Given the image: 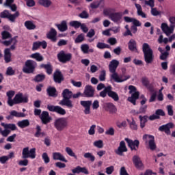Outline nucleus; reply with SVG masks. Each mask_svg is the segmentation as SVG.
Listing matches in <instances>:
<instances>
[{"instance_id": "1", "label": "nucleus", "mask_w": 175, "mask_h": 175, "mask_svg": "<svg viewBox=\"0 0 175 175\" xmlns=\"http://www.w3.org/2000/svg\"><path fill=\"white\" fill-rule=\"evenodd\" d=\"M63 99L59 102L60 106H66L68 109H73L75 105L73 102L70 100L73 96V92L69 89H64L62 93Z\"/></svg>"}, {"instance_id": "2", "label": "nucleus", "mask_w": 175, "mask_h": 175, "mask_svg": "<svg viewBox=\"0 0 175 175\" xmlns=\"http://www.w3.org/2000/svg\"><path fill=\"white\" fill-rule=\"evenodd\" d=\"M120 65V62L117 59H112L108 66L110 75L111 81H122L120 79L122 77L118 76L117 72V68Z\"/></svg>"}, {"instance_id": "3", "label": "nucleus", "mask_w": 175, "mask_h": 175, "mask_svg": "<svg viewBox=\"0 0 175 175\" xmlns=\"http://www.w3.org/2000/svg\"><path fill=\"white\" fill-rule=\"evenodd\" d=\"M142 51L144 53V61L146 64H152L154 62V51L147 43L142 45Z\"/></svg>"}, {"instance_id": "4", "label": "nucleus", "mask_w": 175, "mask_h": 175, "mask_svg": "<svg viewBox=\"0 0 175 175\" xmlns=\"http://www.w3.org/2000/svg\"><path fill=\"white\" fill-rule=\"evenodd\" d=\"M1 126H3L5 129L2 130V128L0 127V135L3 136V137H8L9 135H10V130L16 131L17 126L14 124H5L4 122L1 123Z\"/></svg>"}, {"instance_id": "5", "label": "nucleus", "mask_w": 175, "mask_h": 175, "mask_svg": "<svg viewBox=\"0 0 175 175\" xmlns=\"http://www.w3.org/2000/svg\"><path fill=\"white\" fill-rule=\"evenodd\" d=\"M142 140H144L146 146H149L150 150L154 151L157 150V144H155V137L149 134H145L142 137Z\"/></svg>"}, {"instance_id": "6", "label": "nucleus", "mask_w": 175, "mask_h": 175, "mask_svg": "<svg viewBox=\"0 0 175 175\" xmlns=\"http://www.w3.org/2000/svg\"><path fill=\"white\" fill-rule=\"evenodd\" d=\"M54 126L59 132L68 128V120L65 118H59L54 121Z\"/></svg>"}, {"instance_id": "7", "label": "nucleus", "mask_w": 175, "mask_h": 175, "mask_svg": "<svg viewBox=\"0 0 175 175\" xmlns=\"http://www.w3.org/2000/svg\"><path fill=\"white\" fill-rule=\"evenodd\" d=\"M36 65V62L31 59L27 60L25 63V66L23 68V72L27 74L33 73V72H35Z\"/></svg>"}, {"instance_id": "8", "label": "nucleus", "mask_w": 175, "mask_h": 175, "mask_svg": "<svg viewBox=\"0 0 175 175\" xmlns=\"http://www.w3.org/2000/svg\"><path fill=\"white\" fill-rule=\"evenodd\" d=\"M22 155L23 159H27V158L35 159L36 158V148H33L29 150V147L24 148L23 149Z\"/></svg>"}, {"instance_id": "9", "label": "nucleus", "mask_w": 175, "mask_h": 175, "mask_svg": "<svg viewBox=\"0 0 175 175\" xmlns=\"http://www.w3.org/2000/svg\"><path fill=\"white\" fill-rule=\"evenodd\" d=\"M57 59L59 62L66 64V62H69L72 59V53H66L65 51H61L57 54Z\"/></svg>"}, {"instance_id": "10", "label": "nucleus", "mask_w": 175, "mask_h": 175, "mask_svg": "<svg viewBox=\"0 0 175 175\" xmlns=\"http://www.w3.org/2000/svg\"><path fill=\"white\" fill-rule=\"evenodd\" d=\"M47 109L49 111L57 113V114H60V116H65V114H66V111L58 105L54 106L49 105H47Z\"/></svg>"}, {"instance_id": "11", "label": "nucleus", "mask_w": 175, "mask_h": 175, "mask_svg": "<svg viewBox=\"0 0 175 175\" xmlns=\"http://www.w3.org/2000/svg\"><path fill=\"white\" fill-rule=\"evenodd\" d=\"M125 142H126L128 146L131 148V151H137L139 148V146L140 144V142L139 140H132L129 139V138H125Z\"/></svg>"}, {"instance_id": "12", "label": "nucleus", "mask_w": 175, "mask_h": 175, "mask_svg": "<svg viewBox=\"0 0 175 175\" xmlns=\"http://www.w3.org/2000/svg\"><path fill=\"white\" fill-rule=\"evenodd\" d=\"M174 128V124L173 122H170L166 124H163L159 127V131L160 132H165L167 135H172V131L170 129H173Z\"/></svg>"}, {"instance_id": "13", "label": "nucleus", "mask_w": 175, "mask_h": 175, "mask_svg": "<svg viewBox=\"0 0 175 175\" xmlns=\"http://www.w3.org/2000/svg\"><path fill=\"white\" fill-rule=\"evenodd\" d=\"M83 95L85 98H94L95 96V88L91 85H87L85 87Z\"/></svg>"}, {"instance_id": "14", "label": "nucleus", "mask_w": 175, "mask_h": 175, "mask_svg": "<svg viewBox=\"0 0 175 175\" xmlns=\"http://www.w3.org/2000/svg\"><path fill=\"white\" fill-rule=\"evenodd\" d=\"M133 163L136 167L139 170H142V169H144V164H143V161H142V159L138 155H134L133 157Z\"/></svg>"}, {"instance_id": "15", "label": "nucleus", "mask_w": 175, "mask_h": 175, "mask_svg": "<svg viewBox=\"0 0 175 175\" xmlns=\"http://www.w3.org/2000/svg\"><path fill=\"white\" fill-rule=\"evenodd\" d=\"M65 80L64 77V75L59 70H56L55 72L53 73V81L56 84H61L62 81Z\"/></svg>"}, {"instance_id": "16", "label": "nucleus", "mask_w": 175, "mask_h": 175, "mask_svg": "<svg viewBox=\"0 0 175 175\" xmlns=\"http://www.w3.org/2000/svg\"><path fill=\"white\" fill-rule=\"evenodd\" d=\"M81 105L84 107V114H91V105H92V100H81L80 101Z\"/></svg>"}, {"instance_id": "17", "label": "nucleus", "mask_w": 175, "mask_h": 175, "mask_svg": "<svg viewBox=\"0 0 175 175\" xmlns=\"http://www.w3.org/2000/svg\"><path fill=\"white\" fill-rule=\"evenodd\" d=\"M109 19L116 23V24L121 23V20L122 19V14L121 12H113L109 15Z\"/></svg>"}, {"instance_id": "18", "label": "nucleus", "mask_w": 175, "mask_h": 175, "mask_svg": "<svg viewBox=\"0 0 175 175\" xmlns=\"http://www.w3.org/2000/svg\"><path fill=\"white\" fill-rule=\"evenodd\" d=\"M40 118L44 125H46V124H49L50 121H51L53 119L51 118V116L49 114V112L46 111H42L41 113Z\"/></svg>"}, {"instance_id": "19", "label": "nucleus", "mask_w": 175, "mask_h": 175, "mask_svg": "<svg viewBox=\"0 0 175 175\" xmlns=\"http://www.w3.org/2000/svg\"><path fill=\"white\" fill-rule=\"evenodd\" d=\"M14 100H15L16 105H18V103H28V97L23 96V94L20 93L15 95Z\"/></svg>"}, {"instance_id": "20", "label": "nucleus", "mask_w": 175, "mask_h": 175, "mask_svg": "<svg viewBox=\"0 0 175 175\" xmlns=\"http://www.w3.org/2000/svg\"><path fill=\"white\" fill-rule=\"evenodd\" d=\"M126 151H128V148H126L125 142L121 141L120 143V146L118 148V150H116V154L122 157V155H124V152H126Z\"/></svg>"}, {"instance_id": "21", "label": "nucleus", "mask_w": 175, "mask_h": 175, "mask_svg": "<svg viewBox=\"0 0 175 175\" xmlns=\"http://www.w3.org/2000/svg\"><path fill=\"white\" fill-rule=\"evenodd\" d=\"M161 29L167 36H170L174 31V29L172 27H169L166 23L161 24Z\"/></svg>"}, {"instance_id": "22", "label": "nucleus", "mask_w": 175, "mask_h": 175, "mask_svg": "<svg viewBox=\"0 0 175 175\" xmlns=\"http://www.w3.org/2000/svg\"><path fill=\"white\" fill-rule=\"evenodd\" d=\"M46 38L48 39H50L51 42H57V30L51 27L49 33H47L46 34Z\"/></svg>"}, {"instance_id": "23", "label": "nucleus", "mask_w": 175, "mask_h": 175, "mask_svg": "<svg viewBox=\"0 0 175 175\" xmlns=\"http://www.w3.org/2000/svg\"><path fill=\"white\" fill-rule=\"evenodd\" d=\"M74 174H79L80 173H83V174H90V172L85 167H81V166H77L75 168L72 170Z\"/></svg>"}, {"instance_id": "24", "label": "nucleus", "mask_w": 175, "mask_h": 175, "mask_svg": "<svg viewBox=\"0 0 175 175\" xmlns=\"http://www.w3.org/2000/svg\"><path fill=\"white\" fill-rule=\"evenodd\" d=\"M13 117H16L18 118H24L25 117V113L23 112H17V111L12 110L10 111V116H7L6 118L7 120H12Z\"/></svg>"}, {"instance_id": "25", "label": "nucleus", "mask_w": 175, "mask_h": 175, "mask_svg": "<svg viewBox=\"0 0 175 175\" xmlns=\"http://www.w3.org/2000/svg\"><path fill=\"white\" fill-rule=\"evenodd\" d=\"M108 96L114 100V102H118L120 100V96L117 92L113 91V87L111 85L109 86V92L108 93Z\"/></svg>"}, {"instance_id": "26", "label": "nucleus", "mask_w": 175, "mask_h": 175, "mask_svg": "<svg viewBox=\"0 0 175 175\" xmlns=\"http://www.w3.org/2000/svg\"><path fill=\"white\" fill-rule=\"evenodd\" d=\"M121 70H122V75H120L118 74V77H122L120 78V80H122V81H115V83H124V81H126V80H129L131 75H125L126 73V68H122Z\"/></svg>"}, {"instance_id": "27", "label": "nucleus", "mask_w": 175, "mask_h": 175, "mask_svg": "<svg viewBox=\"0 0 175 175\" xmlns=\"http://www.w3.org/2000/svg\"><path fill=\"white\" fill-rule=\"evenodd\" d=\"M53 159L54 161H61L62 162L66 163L68 162V160H66V159L64 155H62V154L57 152L53 153Z\"/></svg>"}, {"instance_id": "28", "label": "nucleus", "mask_w": 175, "mask_h": 175, "mask_svg": "<svg viewBox=\"0 0 175 175\" xmlns=\"http://www.w3.org/2000/svg\"><path fill=\"white\" fill-rule=\"evenodd\" d=\"M129 49L130 51H133L134 53H137V43L133 39L129 40L128 43Z\"/></svg>"}, {"instance_id": "29", "label": "nucleus", "mask_w": 175, "mask_h": 175, "mask_svg": "<svg viewBox=\"0 0 175 175\" xmlns=\"http://www.w3.org/2000/svg\"><path fill=\"white\" fill-rule=\"evenodd\" d=\"M55 27H57L60 32L68 31V23L66 21H62L60 24H56Z\"/></svg>"}, {"instance_id": "30", "label": "nucleus", "mask_w": 175, "mask_h": 175, "mask_svg": "<svg viewBox=\"0 0 175 175\" xmlns=\"http://www.w3.org/2000/svg\"><path fill=\"white\" fill-rule=\"evenodd\" d=\"M4 61L5 64L12 62V53H10V49L9 48L4 50Z\"/></svg>"}, {"instance_id": "31", "label": "nucleus", "mask_w": 175, "mask_h": 175, "mask_svg": "<svg viewBox=\"0 0 175 175\" xmlns=\"http://www.w3.org/2000/svg\"><path fill=\"white\" fill-rule=\"evenodd\" d=\"M124 20L125 23H132L133 25H142V23L135 18H131L129 16H124Z\"/></svg>"}, {"instance_id": "32", "label": "nucleus", "mask_w": 175, "mask_h": 175, "mask_svg": "<svg viewBox=\"0 0 175 175\" xmlns=\"http://www.w3.org/2000/svg\"><path fill=\"white\" fill-rule=\"evenodd\" d=\"M140 95V93L139 92L133 93L131 94V97H129L127 100L129 102H131V103H133L134 106H136V100L139 99V96Z\"/></svg>"}, {"instance_id": "33", "label": "nucleus", "mask_w": 175, "mask_h": 175, "mask_svg": "<svg viewBox=\"0 0 175 175\" xmlns=\"http://www.w3.org/2000/svg\"><path fill=\"white\" fill-rule=\"evenodd\" d=\"M31 125L29 120L28 119H25L20 120L17 122V126L21 128V129H24V128H28Z\"/></svg>"}, {"instance_id": "34", "label": "nucleus", "mask_w": 175, "mask_h": 175, "mask_svg": "<svg viewBox=\"0 0 175 175\" xmlns=\"http://www.w3.org/2000/svg\"><path fill=\"white\" fill-rule=\"evenodd\" d=\"M135 8L137 9V16H139L140 17H142V18H147V15L146 13L143 12V9L142 8V5L140 4L135 3Z\"/></svg>"}, {"instance_id": "35", "label": "nucleus", "mask_w": 175, "mask_h": 175, "mask_svg": "<svg viewBox=\"0 0 175 175\" xmlns=\"http://www.w3.org/2000/svg\"><path fill=\"white\" fill-rule=\"evenodd\" d=\"M40 68L46 70L47 75H51L53 73V66L50 63L47 64H42L40 66Z\"/></svg>"}, {"instance_id": "36", "label": "nucleus", "mask_w": 175, "mask_h": 175, "mask_svg": "<svg viewBox=\"0 0 175 175\" xmlns=\"http://www.w3.org/2000/svg\"><path fill=\"white\" fill-rule=\"evenodd\" d=\"M49 96H52L53 98H57L58 94H57V89L54 87H49L46 90Z\"/></svg>"}, {"instance_id": "37", "label": "nucleus", "mask_w": 175, "mask_h": 175, "mask_svg": "<svg viewBox=\"0 0 175 175\" xmlns=\"http://www.w3.org/2000/svg\"><path fill=\"white\" fill-rule=\"evenodd\" d=\"M25 27L29 31H32L33 29H36V25L33 23L32 21H27L25 22Z\"/></svg>"}, {"instance_id": "38", "label": "nucleus", "mask_w": 175, "mask_h": 175, "mask_svg": "<svg viewBox=\"0 0 175 175\" xmlns=\"http://www.w3.org/2000/svg\"><path fill=\"white\" fill-rule=\"evenodd\" d=\"M139 119L140 121V128L143 129V128L146 127V123L148 121V116L147 115L144 116H139Z\"/></svg>"}, {"instance_id": "39", "label": "nucleus", "mask_w": 175, "mask_h": 175, "mask_svg": "<svg viewBox=\"0 0 175 175\" xmlns=\"http://www.w3.org/2000/svg\"><path fill=\"white\" fill-rule=\"evenodd\" d=\"M36 129V131L34 134L35 137H44V136H46V133L42 132L40 126L37 125Z\"/></svg>"}, {"instance_id": "40", "label": "nucleus", "mask_w": 175, "mask_h": 175, "mask_svg": "<svg viewBox=\"0 0 175 175\" xmlns=\"http://www.w3.org/2000/svg\"><path fill=\"white\" fill-rule=\"evenodd\" d=\"M31 58L36 59L38 62H42L44 58L42 56V55L39 53H33L30 55Z\"/></svg>"}, {"instance_id": "41", "label": "nucleus", "mask_w": 175, "mask_h": 175, "mask_svg": "<svg viewBox=\"0 0 175 175\" xmlns=\"http://www.w3.org/2000/svg\"><path fill=\"white\" fill-rule=\"evenodd\" d=\"M19 16H20V12L17 11L14 14H10V15H8V19L11 23H16V18H17V17H18Z\"/></svg>"}, {"instance_id": "42", "label": "nucleus", "mask_w": 175, "mask_h": 175, "mask_svg": "<svg viewBox=\"0 0 175 175\" xmlns=\"http://www.w3.org/2000/svg\"><path fill=\"white\" fill-rule=\"evenodd\" d=\"M44 79H46L44 74H38L34 77L33 81H36V83H41L44 81Z\"/></svg>"}, {"instance_id": "43", "label": "nucleus", "mask_w": 175, "mask_h": 175, "mask_svg": "<svg viewBox=\"0 0 175 175\" xmlns=\"http://www.w3.org/2000/svg\"><path fill=\"white\" fill-rule=\"evenodd\" d=\"M38 3L41 5V6H44V8H50L51 6V0H39Z\"/></svg>"}, {"instance_id": "44", "label": "nucleus", "mask_w": 175, "mask_h": 175, "mask_svg": "<svg viewBox=\"0 0 175 175\" xmlns=\"http://www.w3.org/2000/svg\"><path fill=\"white\" fill-rule=\"evenodd\" d=\"M107 106L109 109V113H111V114H114V113H117V107H116V105H114V104H113L111 103H109L107 105Z\"/></svg>"}, {"instance_id": "45", "label": "nucleus", "mask_w": 175, "mask_h": 175, "mask_svg": "<svg viewBox=\"0 0 175 175\" xmlns=\"http://www.w3.org/2000/svg\"><path fill=\"white\" fill-rule=\"evenodd\" d=\"M110 90V85L107 86L105 89L100 92V96L101 98H106L107 95H109V92Z\"/></svg>"}, {"instance_id": "46", "label": "nucleus", "mask_w": 175, "mask_h": 175, "mask_svg": "<svg viewBox=\"0 0 175 175\" xmlns=\"http://www.w3.org/2000/svg\"><path fill=\"white\" fill-rule=\"evenodd\" d=\"M127 122L129 123L130 129H132V131H137V124H136L135 119L132 118L131 122L127 119Z\"/></svg>"}, {"instance_id": "47", "label": "nucleus", "mask_w": 175, "mask_h": 175, "mask_svg": "<svg viewBox=\"0 0 175 175\" xmlns=\"http://www.w3.org/2000/svg\"><path fill=\"white\" fill-rule=\"evenodd\" d=\"M2 43L4 46H10L12 43H13V44H16L17 39H16V37H14L13 38H11L10 40L3 41Z\"/></svg>"}, {"instance_id": "48", "label": "nucleus", "mask_w": 175, "mask_h": 175, "mask_svg": "<svg viewBox=\"0 0 175 175\" xmlns=\"http://www.w3.org/2000/svg\"><path fill=\"white\" fill-rule=\"evenodd\" d=\"M85 39V37L84 36V33H81L78 35V36L75 40V43H82V42H84V40Z\"/></svg>"}, {"instance_id": "49", "label": "nucleus", "mask_w": 175, "mask_h": 175, "mask_svg": "<svg viewBox=\"0 0 175 175\" xmlns=\"http://www.w3.org/2000/svg\"><path fill=\"white\" fill-rule=\"evenodd\" d=\"M96 47L97 49H100V50H103V49H110V45L103 42H98Z\"/></svg>"}, {"instance_id": "50", "label": "nucleus", "mask_w": 175, "mask_h": 175, "mask_svg": "<svg viewBox=\"0 0 175 175\" xmlns=\"http://www.w3.org/2000/svg\"><path fill=\"white\" fill-rule=\"evenodd\" d=\"M66 152H67L68 155H69L70 157H73L75 159H77V156H76V154H75L72 148L66 147Z\"/></svg>"}, {"instance_id": "51", "label": "nucleus", "mask_w": 175, "mask_h": 175, "mask_svg": "<svg viewBox=\"0 0 175 175\" xmlns=\"http://www.w3.org/2000/svg\"><path fill=\"white\" fill-rule=\"evenodd\" d=\"M84 158L86 159H90L91 162H94L95 161V156L92 154L91 152H86L83 154Z\"/></svg>"}, {"instance_id": "52", "label": "nucleus", "mask_w": 175, "mask_h": 175, "mask_svg": "<svg viewBox=\"0 0 175 175\" xmlns=\"http://www.w3.org/2000/svg\"><path fill=\"white\" fill-rule=\"evenodd\" d=\"M70 27H73V28L77 29V28H80L81 23L77 21H72L70 22Z\"/></svg>"}, {"instance_id": "53", "label": "nucleus", "mask_w": 175, "mask_h": 175, "mask_svg": "<svg viewBox=\"0 0 175 175\" xmlns=\"http://www.w3.org/2000/svg\"><path fill=\"white\" fill-rule=\"evenodd\" d=\"M81 50L83 53V54H88L90 46L88 44H83L81 46Z\"/></svg>"}, {"instance_id": "54", "label": "nucleus", "mask_w": 175, "mask_h": 175, "mask_svg": "<svg viewBox=\"0 0 175 175\" xmlns=\"http://www.w3.org/2000/svg\"><path fill=\"white\" fill-rule=\"evenodd\" d=\"M93 145L97 148H103V141L102 139L95 141L93 143Z\"/></svg>"}, {"instance_id": "55", "label": "nucleus", "mask_w": 175, "mask_h": 175, "mask_svg": "<svg viewBox=\"0 0 175 175\" xmlns=\"http://www.w3.org/2000/svg\"><path fill=\"white\" fill-rule=\"evenodd\" d=\"M111 12H114V9L113 8H105L103 10L104 16H108L109 18H110V14H111Z\"/></svg>"}, {"instance_id": "56", "label": "nucleus", "mask_w": 175, "mask_h": 175, "mask_svg": "<svg viewBox=\"0 0 175 175\" xmlns=\"http://www.w3.org/2000/svg\"><path fill=\"white\" fill-rule=\"evenodd\" d=\"M42 158L44 163H50V157H49V154H47V152L42 153Z\"/></svg>"}, {"instance_id": "57", "label": "nucleus", "mask_w": 175, "mask_h": 175, "mask_svg": "<svg viewBox=\"0 0 175 175\" xmlns=\"http://www.w3.org/2000/svg\"><path fill=\"white\" fill-rule=\"evenodd\" d=\"M98 79L100 81H105L106 80V70H101Z\"/></svg>"}, {"instance_id": "58", "label": "nucleus", "mask_w": 175, "mask_h": 175, "mask_svg": "<svg viewBox=\"0 0 175 175\" xmlns=\"http://www.w3.org/2000/svg\"><path fill=\"white\" fill-rule=\"evenodd\" d=\"M79 17H80V18L87 19L90 17V14H88V12L86 10H83L81 14H79Z\"/></svg>"}, {"instance_id": "59", "label": "nucleus", "mask_w": 175, "mask_h": 175, "mask_svg": "<svg viewBox=\"0 0 175 175\" xmlns=\"http://www.w3.org/2000/svg\"><path fill=\"white\" fill-rule=\"evenodd\" d=\"M155 1L154 0H144V3L147 6H150V8H154L155 6Z\"/></svg>"}, {"instance_id": "60", "label": "nucleus", "mask_w": 175, "mask_h": 175, "mask_svg": "<svg viewBox=\"0 0 175 175\" xmlns=\"http://www.w3.org/2000/svg\"><path fill=\"white\" fill-rule=\"evenodd\" d=\"M10 14L9 11L5 10L0 13V17L1 18H8Z\"/></svg>"}, {"instance_id": "61", "label": "nucleus", "mask_w": 175, "mask_h": 175, "mask_svg": "<svg viewBox=\"0 0 175 175\" xmlns=\"http://www.w3.org/2000/svg\"><path fill=\"white\" fill-rule=\"evenodd\" d=\"M1 36L3 39H10V38H12V35L8 31H3L1 33Z\"/></svg>"}, {"instance_id": "62", "label": "nucleus", "mask_w": 175, "mask_h": 175, "mask_svg": "<svg viewBox=\"0 0 175 175\" xmlns=\"http://www.w3.org/2000/svg\"><path fill=\"white\" fill-rule=\"evenodd\" d=\"M102 2H103V0H100V1L92 3L90 4V8L92 9H98V8H99V5H100V3H102Z\"/></svg>"}, {"instance_id": "63", "label": "nucleus", "mask_w": 175, "mask_h": 175, "mask_svg": "<svg viewBox=\"0 0 175 175\" xmlns=\"http://www.w3.org/2000/svg\"><path fill=\"white\" fill-rule=\"evenodd\" d=\"M113 172H114V166L113 165H111L105 169V172L108 175L112 174Z\"/></svg>"}, {"instance_id": "64", "label": "nucleus", "mask_w": 175, "mask_h": 175, "mask_svg": "<svg viewBox=\"0 0 175 175\" xmlns=\"http://www.w3.org/2000/svg\"><path fill=\"white\" fill-rule=\"evenodd\" d=\"M155 114L159 117H160V116L161 117H165V111L161 109H157L155 111Z\"/></svg>"}]
</instances>
